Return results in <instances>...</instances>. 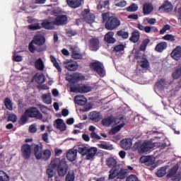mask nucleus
Instances as JSON below:
<instances>
[{"instance_id":"9","label":"nucleus","mask_w":181,"mask_h":181,"mask_svg":"<svg viewBox=\"0 0 181 181\" xmlns=\"http://www.w3.org/2000/svg\"><path fill=\"white\" fill-rule=\"evenodd\" d=\"M71 93H90L91 91V87L88 85H76L71 87Z\"/></svg>"},{"instance_id":"18","label":"nucleus","mask_w":181,"mask_h":181,"mask_svg":"<svg viewBox=\"0 0 181 181\" xmlns=\"http://www.w3.org/2000/svg\"><path fill=\"white\" fill-rule=\"evenodd\" d=\"M81 78L80 74H66V80L69 83H77Z\"/></svg>"},{"instance_id":"50","label":"nucleus","mask_w":181,"mask_h":181,"mask_svg":"<svg viewBox=\"0 0 181 181\" xmlns=\"http://www.w3.org/2000/svg\"><path fill=\"white\" fill-rule=\"evenodd\" d=\"M143 22L145 23V25H146V23H148L149 25H155V23H156V19L144 18Z\"/></svg>"},{"instance_id":"14","label":"nucleus","mask_w":181,"mask_h":181,"mask_svg":"<svg viewBox=\"0 0 181 181\" xmlns=\"http://www.w3.org/2000/svg\"><path fill=\"white\" fill-rule=\"evenodd\" d=\"M177 170H179V164H175L168 173V176L175 179V181L180 180V178H177Z\"/></svg>"},{"instance_id":"55","label":"nucleus","mask_w":181,"mask_h":181,"mask_svg":"<svg viewBox=\"0 0 181 181\" xmlns=\"http://www.w3.org/2000/svg\"><path fill=\"white\" fill-rule=\"evenodd\" d=\"M164 40H168L169 42H175V36L173 35L167 34L163 37Z\"/></svg>"},{"instance_id":"35","label":"nucleus","mask_w":181,"mask_h":181,"mask_svg":"<svg viewBox=\"0 0 181 181\" xmlns=\"http://www.w3.org/2000/svg\"><path fill=\"white\" fill-rule=\"evenodd\" d=\"M34 80L38 84H43V83H45V81H46V79L45 78V75H43L42 74H37L34 76Z\"/></svg>"},{"instance_id":"2","label":"nucleus","mask_w":181,"mask_h":181,"mask_svg":"<svg viewBox=\"0 0 181 181\" xmlns=\"http://www.w3.org/2000/svg\"><path fill=\"white\" fill-rule=\"evenodd\" d=\"M136 146H139V153H146V152H149L150 149H153V148H156V146H158L160 149H165V148H166V144L152 143V141H146L142 144H140L139 143L136 144Z\"/></svg>"},{"instance_id":"58","label":"nucleus","mask_w":181,"mask_h":181,"mask_svg":"<svg viewBox=\"0 0 181 181\" xmlns=\"http://www.w3.org/2000/svg\"><path fill=\"white\" fill-rule=\"evenodd\" d=\"M126 181H139L138 177L135 175H131L127 177Z\"/></svg>"},{"instance_id":"42","label":"nucleus","mask_w":181,"mask_h":181,"mask_svg":"<svg viewBox=\"0 0 181 181\" xmlns=\"http://www.w3.org/2000/svg\"><path fill=\"white\" fill-rule=\"evenodd\" d=\"M107 165L109 168H116L117 165V159L110 157L107 160Z\"/></svg>"},{"instance_id":"5","label":"nucleus","mask_w":181,"mask_h":181,"mask_svg":"<svg viewBox=\"0 0 181 181\" xmlns=\"http://www.w3.org/2000/svg\"><path fill=\"white\" fill-rule=\"evenodd\" d=\"M57 174L61 177L66 176L69 170V165H67V163L66 162V160L64 159L60 160V158H59V163L57 164Z\"/></svg>"},{"instance_id":"53","label":"nucleus","mask_w":181,"mask_h":181,"mask_svg":"<svg viewBox=\"0 0 181 181\" xmlns=\"http://www.w3.org/2000/svg\"><path fill=\"white\" fill-rule=\"evenodd\" d=\"M138 5L133 4L127 8V12H136V11H138Z\"/></svg>"},{"instance_id":"43","label":"nucleus","mask_w":181,"mask_h":181,"mask_svg":"<svg viewBox=\"0 0 181 181\" xmlns=\"http://www.w3.org/2000/svg\"><path fill=\"white\" fill-rule=\"evenodd\" d=\"M50 60H51L52 63H53L54 66L57 69V70L58 71L61 72L62 71V67H60V65L59 64V62H57V60L56 59V58L53 55L50 56Z\"/></svg>"},{"instance_id":"45","label":"nucleus","mask_w":181,"mask_h":181,"mask_svg":"<svg viewBox=\"0 0 181 181\" xmlns=\"http://www.w3.org/2000/svg\"><path fill=\"white\" fill-rule=\"evenodd\" d=\"M172 77L174 80H177L181 77V68H177L175 71L172 74Z\"/></svg>"},{"instance_id":"38","label":"nucleus","mask_w":181,"mask_h":181,"mask_svg":"<svg viewBox=\"0 0 181 181\" xmlns=\"http://www.w3.org/2000/svg\"><path fill=\"white\" fill-rule=\"evenodd\" d=\"M89 131L91 132L90 133L91 138H93V139H98V141H100V139H101V136H98V134H97V133H95V127L90 126Z\"/></svg>"},{"instance_id":"29","label":"nucleus","mask_w":181,"mask_h":181,"mask_svg":"<svg viewBox=\"0 0 181 181\" xmlns=\"http://www.w3.org/2000/svg\"><path fill=\"white\" fill-rule=\"evenodd\" d=\"M89 146L87 144H81L78 146V152L82 156H86L88 151Z\"/></svg>"},{"instance_id":"36","label":"nucleus","mask_w":181,"mask_h":181,"mask_svg":"<svg viewBox=\"0 0 181 181\" xmlns=\"http://www.w3.org/2000/svg\"><path fill=\"white\" fill-rule=\"evenodd\" d=\"M166 47H168V43L166 42H161L156 46V51L162 53Z\"/></svg>"},{"instance_id":"48","label":"nucleus","mask_w":181,"mask_h":181,"mask_svg":"<svg viewBox=\"0 0 181 181\" xmlns=\"http://www.w3.org/2000/svg\"><path fill=\"white\" fill-rule=\"evenodd\" d=\"M4 104L7 108V110H9V111H12L13 110V107L12 106V101H11V99L6 98L4 100Z\"/></svg>"},{"instance_id":"54","label":"nucleus","mask_w":181,"mask_h":181,"mask_svg":"<svg viewBox=\"0 0 181 181\" xmlns=\"http://www.w3.org/2000/svg\"><path fill=\"white\" fill-rule=\"evenodd\" d=\"M118 36H122L123 39H128L129 37V33L124 31H117V33Z\"/></svg>"},{"instance_id":"12","label":"nucleus","mask_w":181,"mask_h":181,"mask_svg":"<svg viewBox=\"0 0 181 181\" xmlns=\"http://www.w3.org/2000/svg\"><path fill=\"white\" fill-rule=\"evenodd\" d=\"M141 163H145L146 166H152L155 165V158L151 156H144L140 158Z\"/></svg>"},{"instance_id":"31","label":"nucleus","mask_w":181,"mask_h":181,"mask_svg":"<svg viewBox=\"0 0 181 181\" xmlns=\"http://www.w3.org/2000/svg\"><path fill=\"white\" fill-rule=\"evenodd\" d=\"M74 101L78 105H86L87 104V98L83 95H77L74 98Z\"/></svg>"},{"instance_id":"37","label":"nucleus","mask_w":181,"mask_h":181,"mask_svg":"<svg viewBox=\"0 0 181 181\" xmlns=\"http://www.w3.org/2000/svg\"><path fill=\"white\" fill-rule=\"evenodd\" d=\"M168 85V82L165 79H161L158 81L156 84V88L158 90H162L166 86Z\"/></svg>"},{"instance_id":"11","label":"nucleus","mask_w":181,"mask_h":181,"mask_svg":"<svg viewBox=\"0 0 181 181\" xmlns=\"http://www.w3.org/2000/svg\"><path fill=\"white\" fill-rule=\"evenodd\" d=\"M64 66L69 71H76L78 69V64L73 60L64 61Z\"/></svg>"},{"instance_id":"47","label":"nucleus","mask_w":181,"mask_h":181,"mask_svg":"<svg viewBox=\"0 0 181 181\" xmlns=\"http://www.w3.org/2000/svg\"><path fill=\"white\" fill-rule=\"evenodd\" d=\"M98 148L100 149H106L107 151H112L114 149V146L112 144H98Z\"/></svg>"},{"instance_id":"4","label":"nucleus","mask_w":181,"mask_h":181,"mask_svg":"<svg viewBox=\"0 0 181 181\" xmlns=\"http://www.w3.org/2000/svg\"><path fill=\"white\" fill-rule=\"evenodd\" d=\"M54 22H50L49 21H44L42 22L41 25L40 23H35L28 25V28L30 29V30H39V29H42V28H44V29H48L51 30L54 28Z\"/></svg>"},{"instance_id":"8","label":"nucleus","mask_w":181,"mask_h":181,"mask_svg":"<svg viewBox=\"0 0 181 181\" xmlns=\"http://www.w3.org/2000/svg\"><path fill=\"white\" fill-rule=\"evenodd\" d=\"M120 25L121 21L118 18L110 17L105 23V28L107 30H114V29H116V28H118Z\"/></svg>"},{"instance_id":"41","label":"nucleus","mask_w":181,"mask_h":181,"mask_svg":"<svg viewBox=\"0 0 181 181\" xmlns=\"http://www.w3.org/2000/svg\"><path fill=\"white\" fill-rule=\"evenodd\" d=\"M42 101L45 104H52V95L50 93L43 94L42 96Z\"/></svg>"},{"instance_id":"60","label":"nucleus","mask_w":181,"mask_h":181,"mask_svg":"<svg viewBox=\"0 0 181 181\" xmlns=\"http://www.w3.org/2000/svg\"><path fill=\"white\" fill-rule=\"evenodd\" d=\"M29 132L31 134H35L37 132V128L36 127V124H31L29 127Z\"/></svg>"},{"instance_id":"40","label":"nucleus","mask_w":181,"mask_h":181,"mask_svg":"<svg viewBox=\"0 0 181 181\" xmlns=\"http://www.w3.org/2000/svg\"><path fill=\"white\" fill-rule=\"evenodd\" d=\"M139 32L138 31H134L132 34V37L129 38L130 42H132L133 43H136L138 40H139L140 37Z\"/></svg>"},{"instance_id":"15","label":"nucleus","mask_w":181,"mask_h":181,"mask_svg":"<svg viewBox=\"0 0 181 181\" xmlns=\"http://www.w3.org/2000/svg\"><path fill=\"white\" fill-rule=\"evenodd\" d=\"M97 152H98V149L96 147H89L86 156V160H91L94 159V157L97 155Z\"/></svg>"},{"instance_id":"49","label":"nucleus","mask_w":181,"mask_h":181,"mask_svg":"<svg viewBox=\"0 0 181 181\" xmlns=\"http://www.w3.org/2000/svg\"><path fill=\"white\" fill-rule=\"evenodd\" d=\"M166 167H163L160 170H158L156 173V175L158 177H163L166 175Z\"/></svg>"},{"instance_id":"21","label":"nucleus","mask_w":181,"mask_h":181,"mask_svg":"<svg viewBox=\"0 0 181 181\" xmlns=\"http://www.w3.org/2000/svg\"><path fill=\"white\" fill-rule=\"evenodd\" d=\"M55 128L57 129H59V131H64L67 129V126L66 125V123H64V121L62 119H57L55 120V122L54 124Z\"/></svg>"},{"instance_id":"61","label":"nucleus","mask_w":181,"mask_h":181,"mask_svg":"<svg viewBox=\"0 0 181 181\" xmlns=\"http://www.w3.org/2000/svg\"><path fill=\"white\" fill-rule=\"evenodd\" d=\"M8 121H11V122H15L18 119V117L15 114H10L8 115Z\"/></svg>"},{"instance_id":"46","label":"nucleus","mask_w":181,"mask_h":181,"mask_svg":"<svg viewBox=\"0 0 181 181\" xmlns=\"http://www.w3.org/2000/svg\"><path fill=\"white\" fill-rule=\"evenodd\" d=\"M115 6L118 8H125L127 5V1L125 0H115Z\"/></svg>"},{"instance_id":"32","label":"nucleus","mask_w":181,"mask_h":181,"mask_svg":"<svg viewBox=\"0 0 181 181\" xmlns=\"http://www.w3.org/2000/svg\"><path fill=\"white\" fill-rule=\"evenodd\" d=\"M118 172H119V165L113 167L110 171L109 179H115L118 176Z\"/></svg>"},{"instance_id":"17","label":"nucleus","mask_w":181,"mask_h":181,"mask_svg":"<svg viewBox=\"0 0 181 181\" xmlns=\"http://www.w3.org/2000/svg\"><path fill=\"white\" fill-rule=\"evenodd\" d=\"M160 12H172L173 11V6L171 2L165 1L162 6L158 8Z\"/></svg>"},{"instance_id":"16","label":"nucleus","mask_w":181,"mask_h":181,"mask_svg":"<svg viewBox=\"0 0 181 181\" xmlns=\"http://www.w3.org/2000/svg\"><path fill=\"white\" fill-rule=\"evenodd\" d=\"M82 16H83L85 21L88 23H93L95 20V16L93 14L90 13V11L88 9H85V11L82 13Z\"/></svg>"},{"instance_id":"33","label":"nucleus","mask_w":181,"mask_h":181,"mask_svg":"<svg viewBox=\"0 0 181 181\" xmlns=\"http://www.w3.org/2000/svg\"><path fill=\"white\" fill-rule=\"evenodd\" d=\"M105 40L107 43H115V38H114V32L110 31L105 36Z\"/></svg>"},{"instance_id":"10","label":"nucleus","mask_w":181,"mask_h":181,"mask_svg":"<svg viewBox=\"0 0 181 181\" xmlns=\"http://www.w3.org/2000/svg\"><path fill=\"white\" fill-rule=\"evenodd\" d=\"M25 114L32 118H37V119H42V118H43L42 113H40L36 107H30L28 109L25 110Z\"/></svg>"},{"instance_id":"51","label":"nucleus","mask_w":181,"mask_h":181,"mask_svg":"<svg viewBox=\"0 0 181 181\" xmlns=\"http://www.w3.org/2000/svg\"><path fill=\"white\" fill-rule=\"evenodd\" d=\"M0 181H9V176L3 170L0 171Z\"/></svg>"},{"instance_id":"20","label":"nucleus","mask_w":181,"mask_h":181,"mask_svg":"<svg viewBox=\"0 0 181 181\" xmlns=\"http://www.w3.org/2000/svg\"><path fill=\"white\" fill-rule=\"evenodd\" d=\"M170 56L174 60H180L181 58V47L177 46L171 52Z\"/></svg>"},{"instance_id":"64","label":"nucleus","mask_w":181,"mask_h":181,"mask_svg":"<svg viewBox=\"0 0 181 181\" xmlns=\"http://www.w3.org/2000/svg\"><path fill=\"white\" fill-rule=\"evenodd\" d=\"M66 35H68L69 37H71V36H76V35H77V32L73 30H69L66 31Z\"/></svg>"},{"instance_id":"28","label":"nucleus","mask_w":181,"mask_h":181,"mask_svg":"<svg viewBox=\"0 0 181 181\" xmlns=\"http://www.w3.org/2000/svg\"><path fill=\"white\" fill-rule=\"evenodd\" d=\"M66 158L68 160H70L71 162H74V160H76V158H77V150H69L66 153Z\"/></svg>"},{"instance_id":"1","label":"nucleus","mask_w":181,"mask_h":181,"mask_svg":"<svg viewBox=\"0 0 181 181\" xmlns=\"http://www.w3.org/2000/svg\"><path fill=\"white\" fill-rule=\"evenodd\" d=\"M102 124L103 127H110V125L114 127V125H117L111 130V132L113 134H117L119 132V131L121 130L122 128L125 127V121L122 117H120L119 118H115L112 116H109L102 120ZM118 124H120L118 125Z\"/></svg>"},{"instance_id":"34","label":"nucleus","mask_w":181,"mask_h":181,"mask_svg":"<svg viewBox=\"0 0 181 181\" xmlns=\"http://www.w3.org/2000/svg\"><path fill=\"white\" fill-rule=\"evenodd\" d=\"M35 64L37 70H40V71H43V70H45V63L43 62V59H42V58L37 59Z\"/></svg>"},{"instance_id":"57","label":"nucleus","mask_w":181,"mask_h":181,"mask_svg":"<svg viewBox=\"0 0 181 181\" xmlns=\"http://www.w3.org/2000/svg\"><path fill=\"white\" fill-rule=\"evenodd\" d=\"M132 55L134 56V59L138 60L141 57V52L136 49H133Z\"/></svg>"},{"instance_id":"62","label":"nucleus","mask_w":181,"mask_h":181,"mask_svg":"<svg viewBox=\"0 0 181 181\" xmlns=\"http://www.w3.org/2000/svg\"><path fill=\"white\" fill-rule=\"evenodd\" d=\"M124 49V45H119L116 47H115V51L118 53L119 52H123Z\"/></svg>"},{"instance_id":"39","label":"nucleus","mask_w":181,"mask_h":181,"mask_svg":"<svg viewBox=\"0 0 181 181\" xmlns=\"http://www.w3.org/2000/svg\"><path fill=\"white\" fill-rule=\"evenodd\" d=\"M137 63L141 69H148V67H149V61L145 58L141 59L140 61H137Z\"/></svg>"},{"instance_id":"19","label":"nucleus","mask_w":181,"mask_h":181,"mask_svg":"<svg viewBox=\"0 0 181 181\" xmlns=\"http://www.w3.org/2000/svg\"><path fill=\"white\" fill-rule=\"evenodd\" d=\"M71 51L72 52V58L73 59H83V54L80 52V49L77 47L70 45Z\"/></svg>"},{"instance_id":"30","label":"nucleus","mask_w":181,"mask_h":181,"mask_svg":"<svg viewBox=\"0 0 181 181\" xmlns=\"http://www.w3.org/2000/svg\"><path fill=\"white\" fill-rule=\"evenodd\" d=\"M153 11V6L151 3H146L144 4L143 13L144 15H149Z\"/></svg>"},{"instance_id":"44","label":"nucleus","mask_w":181,"mask_h":181,"mask_svg":"<svg viewBox=\"0 0 181 181\" xmlns=\"http://www.w3.org/2000/svg\"><path fill=\"white\" fill-rule=\"evenodd\" d=\"M127 177V170L122 169V167L119 165V170L117 173L118 179H125Z\"/></svg>"},{"instance_id":"26","label":"nucleus","mask_w":181,"mask_h":181,"mask_svg":"<svg viewBox=\"0 0 181 181\" xmlns=\"http://www.w3.org/2000/svg\"><path fill=\"white\" fill-rule=\"evenodd\" d=\"M89 118L91 121H94V122H98L101 120L103 116L100 115V112L94 111L90 113Z\"/></svg>"},{"instance_id":"25","label":"nucleus","mask_w":181,"mask_h":181,"mask_svg":"<svg viewBox=\"0 0 181 181\" xmlns=\"http://www.w3.org/2000/svg\"><path fill=\"white\" fill-rule=\"evenodd\" d=\"M89 46L90 50L95 52L100 48V41L98 39H92L90 40Z\"/></svg>"},{"instance_id":"6","label":"nucleus","mask_w":181,"mask_h":181,"mask_svg":"<svg viewBox=\"0 0 181 181\" xmlns=\"http://www.w3.org/2000/svg\"><path fill=\"white\" fill-rule=\"evenodd\" d=\"M59 158H56L51 160L47 168V175L49 177H53L56 175V170L57 169V165H59Z\"/></svg>"},{"instance_id":"13","label":"nucleus","mask_w":181,"mask_h":181,"mask_svg":"<svg viewBox=\"0 0 181 181\" xmlns=\"http://www.w3.org/2000/svg\"><path fill=\"white\" fill-rule=\"evenodd\" d=\"M21 152L24 159H29L32 153V148L28 144H24L21 147Z\"/></svg>"},{"instance_id":"27","label":"nucleus","mask_w":181,"mask_h":181,"mask_svg":"<svg viewBox=\"0 0 181 181\" xmlns=\"http://www.w3.org/2000/svg\"><path fill=\"white\" fill-rule=\"evenodd\" d=\"M69 6L76 9V8H80L81 6V2L83 0H66Z\"/></svg>"},{"instance_id":"56","label":"nucleus","mask_w":181,"mask_h":181,"mask_svg":"<svg viewBox=\"0 0 181 181\" xmlns=\"http://www.w3.org/2000/svg\"><path fill=\"white\" fill-rule=\"evenodd\" d=\"M74 173L71 172L66 175L65 181H74Z\"/></svg>"},{"instance_id":"3","label":"nucleus","mask_w":181,"mask_h":181,"mask_svg":"<svg viewBox=\"0 0 181 181\" xmlns=\"http://www.w3.org/2000/svg\"><path fill=\"white\" fill-rule=\"evenodd\" d=\"M34 153L36 159L42 160H49L52 156V151L49 149H45L42 151V147L36 145L34 147Z\"/></svg>"},{"instance_id":"7","label":"nucleus","mask_w":181,"mask_h":181,"mask_svg":"<svg viewBox=\"0 0 181 181\" xmlns=\"http://www.w3.org/2000/svg\"><path fill=\"white\" fill-rule=\"evenodd\" d=\"M90 68L100 76L104 77L105 76V69H104V65L100 62H92L90 64Z\"/></svg>"},{"instance_id":"63","label":"nucleus","mask_w":181,"mask_h":181,"mask_svg":"<svg viewBox=\"0 0 181 181\" xmlns=\"http://www.w3.org/2000/svg\"><path fill=\"white\" fill-rule=\"evenodd\" d=\"M169 29H170V25H164L163 28L160 30V35H163L167 30H169Z\"/></svg>"},{"instance_id":"52","label":"nucleus","mask_w":181,"mask_h":181,"mask_svg":"<svg viewBox=\"0 0 181 181\" xmlns=\"http://www.w3.org/2000/svg\"><path fill=\"white\" fill-rule=\"evenodd\" d=\"M150 42H151V40L149 39H145L141 45L140 50H142V51L146 50V46H148V45H149Z\"/></svg>"},{"instance_id":"23","label":"nucleus","mask_w":181,"mask_h":181,"mask_svg":"<svg viewBox=\"0 0 181 181\" xmlns=\"http://www.w3.org/2000/svg\"><path fill=\"white\" fill-rule=\"evenodd\" d=\"M120 146H122V149L128 150L131 149V146H132V139H124L120 142Z\"/></svg>"},{"instance_id":"59","label":"nucleus","mask_w":181,"mask_h":181,"mask_svg":"<svg viewBox=\"0 0 181 181\" xmlns=\"http://www.w3.org/2000/svg\"><path fill=\"white\" fill-rule=\"evenodd\" d=\"M29 50L31 53H35V52H36V47L35 46V43L33 41H31L29 45Z\"/></svg>"},{"instance_id":"24","label":"nucleus","mask_w":181,"mask_h":181,"mask_svg":"<svg viewBox=\"0 0 181 181\" xmlns=\"http://www.w3.org/2000/svg\"><path fill=\"white\" fill-rule=\"evenodd\" d=\"M32 41L35 43V45H37V46H42V45H45L46 40L43 35H37L33 37Z\"/></svg>"},{"instance_id":"22","label":"nucleus","mask_w":181,"mask_h":181,"mask_svg":"<svg viewBox=\"0 0 181 181\" xmlns=\"http://www.w3.org/2000/svg\"><path fill=\"white\" fill-rule=\"evenodd\" d=\"M54 23L58 26L66 25V23H67V16H66V15H61L57 16L55 18Z\"/></svg>"}]
</instances>
